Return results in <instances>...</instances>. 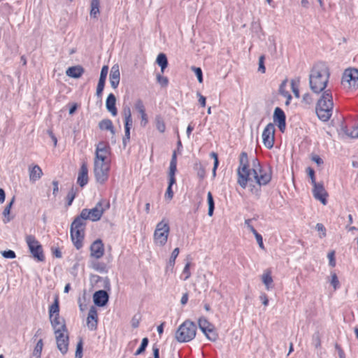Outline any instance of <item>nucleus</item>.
Listing matches in <instances>:
<instances>
[{
	"instance_id": "obj_1",
	"label": "nucleus",
	"mask_w": 358,
	"mask_h": 358,
	"mask_svg": "<svg viewBox=\"0 0 358 358\" xmlns=\"http://www.w3.org/2000/svg\"><path fill=\"white\" fill-rule=\"evenodd\" d=\"M329 76V68L323 63H317L314 65L309 75L310 90L315 94L322 92L317 100L315 111L318 118L324 122L330 119L334 107L331 90L329 89L325 90Z\"/></svg>"
},
{
	"instance_id": "obj_2",
	"label": "nucleus",
	"mask_w": 358,
	"mask_h": 358,
	"mask_svg": "<svg viewBox=\"0 0 358 358\" xmlns=\"http://www.w3.org/2000/svg\"><path fill=\"white\" fill-rule=\"evenodd\" d=\"M237 171L238 183L243 189L249 187L252 194L259 196L261 186L267 185L271 180L269 170L262 169L257 159L252 160V169H248V158L246 152H241Z\"/></svg>"
},
{
	"instance_id": "obj_3",
	"label": "nucleus",
	"mask_w": 358,
	"mask_h": 358,
	"mask_svg": "<svg viewBox=\"0 0 358 358\" xmlns=\"http://www.w3.org/2000/svg\"><path fill=\"white\" fill-rule=\"evenodd\" d=\"M110 148L104 142H99L96 148L94 161V174L96 181L99 184L105 183L108 178L110 162L108 155Z\"/></svg>"
},
{
	"instance_id": "obj_4",
	"label": "nucleus",
	"mask_w": 358,
	"mask_h": 358,
	"mask_svg": "<svg viewBox=\"0 0 358 358\" xmlns=\"http://www.w3.org/2000/svg\"><path fill=\"white\" fill-rule=\"evenodd\" d=\"M49 318L54 330V334L67 331L65 320L59 316V299H55L54 303L49 308Z\"/></svg>"
},
{
	"instance_id": "obj_5",
	"label": "nucleus",
	"mask_w": 358,
	"mask_h": 358,
	"mask_svg": "<svg viewBox=\"0 0 358 358\" xmlns=\"http://www.w3.org/2000/svg\"><path fill=\"white\" fill-rule=\"evenodd\" d=\"M196 329V326L193 322L185 320L176 331L175 338L180 343L189 342L195 338Z\"/></svg>"
},
{
	"instance_id": "obj_6",
	"label": "nucleus",
	"mask_w": 358,
	"mask_h": 358,
	"mask_svg": "<svg viewBox=\"0 0 358 358\" xmlns=\"http://www.w3.org/2000/svg\"><path fill=\"white\" fill-rule=\"evenodd\" d=\"M110 208V202L107 200H100L96 206L89 210L84 208L82 210V217L87 218L93 222L98 221L101 219L103 213Z\"/></svg>"
},
{
	"instance_id": "obj_7",
	"label": "nucleus",
	"mask_w": 358,
	"mask_h": 358,
	"mask_svg": "<svg viewBox=\"0 0 358 358\" xmlns=\"http://www.w3.org/2000/svg\"><path fill=\"white\" fill-rule=\"evenodd\" d=\"M169 232L170 227L169 222L163 219L156 225L153 234L154 244L158 247L164 246L167 243Z\"/></svg>"
},
{
	"instance_id": "obj_8",
	"label": "nucleus",
	"mask_w": 358,
	"mask_h": 358,
	"mask_svg": "<svg viewBox=\"0 0 358 358\" xmlns=\"http://www.w3.org/2000/svg\"><path fill=\"white\" fill-rule=\"evenodd\" d=\"M342 85L345 88L356 90L358 88V69L349 68L345 70L342 80Z\"/></svg>"
},
{
	"instance_id": "obj_9",
	"label": "nucleus",
	"mask_w": 358,
	"mask_h": 358,
	"mask_svg": "<svg viewBox=\"0 0 358 358\" xmlns=\"http://www.w3.org/2000/svg\"><path fill=\"white\" fill-rule=\"evenodd\" d=\"M25 241L32 257L38 262H43L45 256L43 255L42 245L36 238L31 235H27Z\"/></svg>"
},
{
	"instance_id": "obj_10",
	"label": "nucleus",
	"mask_w": 358,
	"mask_h": 358,
	"mask_svg": "<svg viewBox=\"0 0 358 358\" xmlns=\"http://www.w3.org/2000/svg\"><path fill=\"white\" fill-rule=\"evenodd\" d=\"M198 324L200 330L203 333L207 339L213 342L217 341L218 334L213 324L205 317H201L198 320Z\"/></svg>"
},
{
	"instance_id": "obj_11",
	"label": "nucleus",
	"mask_w": 358,
	"mask_h": 358,
	"mask_svg": "<svg viewBox=\"0 0 358 358\" xmlns=\"http://www.w3.org/2000/svg\"><path fill=\"white\" fill-rule=\"evenodd\" d=\"M274 134L275 127L273 124H268L262 132V141L266 148L271 149L273 147Z\"/></svg>"
},
{
	"instance_id": "obj_12",
	"label": "nucleus",
	"mask_w": 358,
	"mask_h": 358,
	"mask_svg": "<svg viewBox=\"0 0 358 358\" xmlns=\"http://www.w3.org/2000/svg\"><path fill=\"white\" fill-rule=\"evenodd\" d=\"M57 347L62 355H65L69 349V334L68 331L55 334Z\"/></svg>"
},
{
	"instance_id": "obj_13",
	"label": "nucleus",
	"mask_w": 358,
	"mask_h": 358,
	"mask_svg": "<svg viewBox=\"0 0 358 358\" xmlns=\"http://www.w3.org/2000/svg\"><path fill=\"white\" fill-rule=\"evenodd\" d=\"M273 119L280 131L284 132L286 128V116L284 111L280 108L276 107L275 108Z\"/></svg>"
},
{
	"instance_id": "obj_14",
	"label": "nucleus",
	"mask_w": 358,
	"mask_h": 358,
	"mask_svg": "<svg viewBox=\"0 0 358 358\" xmlns=\"http://www.w3.org/2000/svg\"><path fill=\"white\" fill-rule=\"evenodd\" d=\"M104 255L103 243L100 239H97L92 243L90 246V256L92 258L99 259Z\"/></svg>"
},
{
	"instance_id": "obj_15",
	"label": "nucleus",
	"mask_w": 358,
	"mask_h": 358,
	"mask_svg": "<svg viewBox=\"0 0 358 358\" xmlns=\"http://www.w3.org/2000/svg\"><path fill=\"white\" fill-rule=\"evenodd\" d=\"M313 185V194L315 199L320 201L323 205H326L327 193L322 183H316Z\"/></svg>"
},
{
	"instance_id": "obj_16",
	"label": "nucleus",
	"mask_w": 358,
	"mask_h": 358,
	"mask_svg": "<svg viewBox=\"0 0 358 358\" xmlns=\"http://www.w3.org/2000/svg\"><path fill=\"white\" fill-rule=\"evenodd\" d=\"M98 323V315L95 307L92 306L90 308L88 316L87 317V326L91 331L96 329Z\"/></svg>"
},
{
	"instance_id": "obj_17",
	"label": "nucleus",
	"mask_w": 358,
	"mask_h": 358,
	"mask_svg": "<svg viewBox=\"0 0 358 358\" xmlns=\"http://www.w3.org/2000/svg\"><path fill=\"white\" fill-rule=\"evenodd\" d=\"M71 240L77 249L83 246V240L84 238V229H71Z\"/></svg>"
},
{
	"instance_id": "obj_18",
	"label": "nucleus",
	"mask_w": 358,
	"mask_h": 358,
	"mask_svg": "<svg viewBox=\"0 0 358 358\" xmlns=\"http://www.w3.org/2000/svg\"><path fill=\"white\" fill-rule=\"evenodd\" d=\"M109 80L111 87L113 89H116L120 80V73L118 64H114L111 67L109 75Z\"/></svg>"
},
{
	"instance_id": "obj_19",
	"label": "nucleus",
	"mask_w": 358,
	"mask_h": 358,
	"mask_svg": "<svg viewBox=\"0 0 358 358\" xmlns=\"http://www.w3.org/2000/svg\"><path fill=\"white\" fill-rule=\"evenodd\" d=\"M108 294L105 290L96 292L93 295L94 303L98 306H104L108 301Z\"/></svg>"
},
{
	"instance_id": "obj_20",
	"label": "nucleus",
	"mask_w": 358,
	"mask_h": 358,
	"mask_svg": "<svg viewBox=\"0 0 358 358\" xmlns=\"http://www.w3.org/2000/svg\"><path fill=\"white\" fill-rule=\"evenodd\" d=\"M108 66H103L101 69L99 80L96 87V95L101 96L104 89L106 79L108 75Z\"/></svg>"
},
{
	"instance_id": "obj_21",
	"label": "nucleus",
	"mask_w": 358,
	"mask_h": 358,
	"mask_svg": "<svg viewBox=\"0 0 358 358\" xmlns=\"http://www.w3.org/2000/svg\"><path fill=\"white\" fill-rule=\"evenodd\" d=\"M77 181L80 187H84L88 182V169L85 163L80 166Z\"/></svg>"
},
{
	"instance_id": "obj_22",
	"label": "nucleus",
	"mask_w": 358,
	"mask_h": 358,
	"mask_svg": "<svg viewBox=\"0 0 358 358\" xmlns=\"http://www.w3.org/2000/svg\"><path fill=\"white\" fill-rule=\"evenodd\" d=\"M29 180L31 182L38 180L43 176V171L39 166L34 165L29 167Z\"/></svg>"
},
{
	"instance_id": "obj_23",
	"label": "nucleus",
	"mask_w": 358,
	"mask_h": 358,
	"mask_svg": "<svg viewBox=\"0 0 358 358\" xmlns=\"http://www.w3.org/2000/svg\"><path fill=\"white\" fill-rule=\"evenodd\" d=\"M116 98L113 94H110L106 101V107L113 116H116L117 110L115 107Z\"/></svg>"
},
{
	"instance_id": "obj_24",
	"label": "nucleus",
	"mask_w": 358,
	"mask_h": 358,
	"mask_svg": "<svg viewBox=\"0 0 358 358\" xmlns=\"http://www.w3.org/2000/svg\"><path fill=\"white\" fill-rule=\"evenodd\" d=\"M83 72L84 69L83 67H81L80 66H75L69 67L66 70V74L69 77L78 78L82 76Z\"/></svg>"
},
{
	"instance_id": "obj_25",
	"label": "nucleus",
	"mask_w": 358,
	"mask_h": 358,
	"mask_svg": "<svg viewBox=\"0 0 358 358\" xmlns=\"http://www.w3.org/2000/svg\"><path fill=\"white\" fill-rule=\"evenodd\" d=\"M262 280L267 290H269L272 287L271 285L273 283V278L271 277V271L270 270H266L264 272L262 275Z\"/></svg>"
},
{
	"instance_id": "obj_26",
	"label": "nucleus",
	"mask_w": 358,
	"mask_h": 358,
	"mask_svg": "<svg viewBox=\"0 0 358 358\" xmlns=\"http://www.w3.org/2000/svg\"><path fill=\"white\" fill-rule=\"evenodd\" d=\"M87 220V218L82 217V212L80 215L75 218L74 221L72 222L71 229H84L85 222V220Z\"/></svg>"
},
{
	"instance_id": "obj_27",
	"label": "nucleus",
	"mask_w": 358,
	"mask_h": 358,
	"mask_svg": "<svg viewBox=\"0 0 358 358\" xmlns=\"http://www.w3.org/2000/svg\"><path fill=\"white\" fill-rule=\"evenodd\" d=\"M14 202H15V196H13L12 198L11 201L6 205V206L5 207V208L3 210V215L4 218L3 219V222L4 223L9 222L12 219V217L10 216V209H11L12 206L14 203Z\"/></svg>"
},
{
	"instance_id": "obj_28",
	"label": "nucleus",
	"mask_w": 358,
	"mask_h": 358,
	"mask_svg": "<svg viewBox=\"0 0 358 358\" xmlns=\"http://www.w3.org/2000/svg\"><path fill=\"white\" fill-rule=\"evenodd\" d=\"M99 128L102 130H109L113 136L115 135V130L111 120L105 119L99 124Z\"/></svg>"
},
{
	"instance_id": "obj_29",
	"label": "nucleus",
	"mask_w": 358,
	"mask_h": 358,
	"mask_svg": "<svg viewBox=\"0 0 358 358\" xmlns=\"http://www.w3.org/2000/svg\"><path fill=\"white\" fill-rule=\"evenodd\" d=\"M43 348V342L42 339H40L34 347L31 358H41Z\"/></svg>"
},
{
	"instance_id": "obj_30",
	"label": "nucleus",
	"mask_w": 358,
	"mask_h": 358,
	"mask_svg": "<svg viewBox=\"0 0 358 358\" xmlns=\"http://www.w3.org/2000/svg\"><path fill=\"white\" fill-rule=\"evenodd\" d=\"M157 63L161 67L162 73H164V69L167 67L168 60L166 56L164 53H160L157 57Z\"/></svg>"
},
{
	"instance_id": "obj_31",
	"label": "nucleus",
	"mask_w": 358,
	"mask_h": 358,
	"mask_svg": "<svg viewBox=\"0 0 358 358\" xmlns=\"http://www.w3.org/2000/svg\"><path fill=\"white\" fill-rule=\"evenodd\" d=\"M178 254H179V248H176L173 250V252L171 253L169 261L166 266V270L170 269L171 271H172L173 269L176 259L177 257L178 256Z\"/></svg>"
},
{
	"instance_id": "obj_32",
	"label": "nucleus",
	"mask_w": 358,
	"mask_h": 358,
	"mask_svg": "<svg viewBox=\"0 0 358 358\" xmlns=\"http://www.w3.org/2000/svg\"><path fill=\"white\" fill-rule=\"evenodd\" d=\"M100 0H92L90 15L94 18H96L99 14Z\"/></svg>"
},
{
	"instance_id": "obj_33",
	"label": "nucleus",
	"mask_w": 358,
	"mask_h": 358,
	"mask_svg": "<svg viewBox=\"0 0 358 358\" xmlns=\"http://www.w3.org/2000/svg\"><path fill=\"white\" fill-rule=\"evenodd\" d=\"M122 115L124 119V124H132L131 112L129 106H124L122 110Z\"/></svg>"
},
{
	"instance_id": "obj_34",
	"label": "nucleus",
	"mask_w": 358,
	"mask_h": 358,
	"mask_svg": "<svg viewBox=\"0 0 358 358\" xmlns=\"http://www.w3.org/2000/svg\"><path fill=\"white\" fill-rule=\"evenodd\" d=\"M207 201L208 204V215L211 217L213 215L215 204H214V200L213 197V194L210 192H208L207 195Z\"/></svg>"
},
{
	"instance_id": "obj_35",
	"label": "nucleus",
	"mask_w": 358,
	"mask_h": 358,
	"mask_svg": "<svg viewBox=\"0 0 358 358\" xmlns=\"http://www.w3.org/2000/svg\"><path fill=\"white\" fill-rule=\"evenodd\" d=\"M176 165L177 164H174V163H170L169 173L170 185H173L176 182L175 173L176 171Z\"/></svg>"
},
{
	"instance_id": "obj_36",
	"label": "nucleus",
	"mask_w": 358,
	"mask_h": 358,
	"mask_svg": "<svg viewBox=\"0 0 358 358\" xmlns=\"http://www.w3.org/2000/svg\"><path fill=\"white\" fill-rule=\"evenodd\" d=\"M190 262H187L182 271L181 278L183 280H187L190 276H191V272H190Z\"/></svg>"
},
{
	"instance_id": "obj_37",
	"label": "nucleus",
	"mask_w": 358,
	"mask_h": 358,
	"mask_svg": "<svg viewBox=\"0 0 358 358\" xmlns=\"http://www.w3.org/2000/svg\"><path fill=\"white\" fill-rule=\"evenodd\" d=\"M148 338H143L141 344V346L136 351L134 355L136 356H137V355H139L142 354L145 351L146 347L148 346Z\"/></svg>"
},
{
	"instance_id": "obj_38",
	"label": "nucleus",
	"mask_w": 358,
	"mask_h": 358,
	"mask_svg": "<svg viewBox=\"0 0 358 358\" xmlns=\"http://www.w3.org/2000/svg\"><path fill=\"white\" fill-rule=\"evenodd\" d=\"M155 123L157 130L161 133H163L166 129L163 120L160 117H157L155 119Z\"/></svg>"
},
{
	"instance_id": "obj_39",
	"label": "nucleus",
	"mask_w": 358,
	"mask_h": 358,
	"mask_svg": "<svg viewBox=\"0 0 358 358\" xmlns=\"http://www.w3.org/2000/svg\"><path fill=\"white\" fill-rule=\"evenodd\" d=\"M210 157L214 159V164H213V171H212V174H213V177L215 178L216 176V170H217L218 164H219V161H218L217 155L215 152H211Z\"/></svg>"
},
{
	"instance_id": "obj_40",
	"label": "nucleus",
	"mask_w": 358,
	"mask_h": 358,
	"mask_svg": "<svg viewBox=\"0 0 358 358\" xmlns=\"http://www.w3.org/2000/svg\"><path fill=\"white\" fill-rule=\"evenodd\" d=\"M331 285L333 286L334 290H336L339 287L340 285L336 273L334 272H331Z\"/></svg>"
},
{
	"instance_id": "obj_41",
	"label": "nucleus",
	"mask_w": 358,
	"mask_h": 358,
	"mask_svg": "<svg viewBox=\"0 0 358 358\" xmlns=\"http://www.w3.org/2000/svg\"><path fill=\"white\" fill-rule=\"evenodd\" d=\"M132 126V124H124V129H125V135L123 138V144L125 146L127 141L130 139V129Z\"/></svg>"
},
{
	"instance_id": "obj_42",
	"label": "nucleus",
	"mask_w": 358,
	"mask_h": 358,
	"mask_svg": "<svg viewBox=\"0 0 358 358\" xmlns=\"http://www.w3.org/2000/svg\"><path fill=\"white\" fill-rule=\"evenodd\" d=\"M312 344L315 348H319L321 345L320 336L318 332L315 333L312 337Z\"/></svg>"
},
{
	"instance_id": "obj_43",
	"label": "nucleus",
	"mask_w": 358,
	"mask_h": 358,
	"mask_svg": "<svg viewBox=\"0 0 358 358\" xmlns=\"http://www.w3.org/2000/svg\"><path fill=\"white\" fill-rule=\"evenodd\" d=\"M91 267L99 272H103L105 270V265L96 261L91 262Z\"/></svg>"
},
{
	"instance_id": "obj_44",
	"label": "nucleus",
	"mask_w": 358,
	"mask_h": 358,
	"mask_svg": "<svg viewBox=\"0 0 358 358\" xmlns=\"http://www.w3.org/2000/svg\"><path fill=\"white\" fill-rule=\"evenodd\" d=\"M83 357V341L80 340L76 346V350L75 354V358Z\"/></svg>"
},
{
	"instance_id": "obj_45",
	"label": "nucleus",
	"mask_w": 358,
	"mask_h": 358,
	"mask_svg": "<svg viewBox=\"0 0 358 358\" xmlns=\"http://www.w3.org/2000/svg\"><path fill=\"white\" fill-rule=\"evenodd\" d=\"M196 169L197 170V176L201 178H204L206 176V171L201 164H196Z\"/></svg>"
},
{
	"instance_id": "obj_46",
	"label": "nucleus",
	"mask_w": 358,
	"mask_h": 358,
	"mask_svg": "<svg viewBox=\"0 0 358 358\" xmlns=\"http://www.w3.org/2000/svg\"><path fill=\"white\" fill-rule=\"evenodd\" d=\"M192 70L195 73L199 83L203 82V75L201 68L192 66Z\"/></svg>"
},
{
	"instance_id": "obj_47",
	"label": "nucleus",
	"mask_w": 358,
	"mask_h": 358,
	"mask_svg": "<svg viewBox=\"0 0 358 358\" xmlns=\"http://www.w3.org/2000/svg\"><path fill=\"white\" fill-rule=\"evenodd\" d=\"M327 257L329 259V266L334 267L336 266L335 252L334 250L329 252L327 255Z\"/></svg>"
},
{
	"instance_id": "obj_48",
	"label": "nucleus",
	"mask_w": 358,
	"mask_h": 358,
	"mask_svg": "<svg viewBox=\"0 0 358 358\" xmlns=\"http://www.w3.org/2000/svg\"><path fill=\"white\" fill-rule=\"evenodd\" d=\"M286 85H287V80H284L281 83L280 88H279L280 94L281 95H282L283 96H288V94H289V93L286 90Z\"/></svg>"
},
{
	"instance_id": "obj_49",
	"label": "nucleus",
	"mask_w": 358,
	"mask_h": 358,
	"mask_svg": "<svg viewBox=\"0 0 358 358\" xmlns=\"http://www.w3.org/2000/svg\"><path fill=\"white\" fill-rule=\"evenodd\" d=\"M264 59H265V57L264 55L260 56L259 58L258 70H259V71H260L262 73H265V71H266V68L264 66Z\"/></svg>"
},
{
	"instance_id": "obj_50",
	"label": "nucleus",
	"mask_w": 358,
	"mask_h": 358,
	"mask_svg": "<svg viewBox=\"0 0 358 358\" xmlns=\"http://www.w3.org/2000/svg\"><path fill=\"white\" fill-rule=\"evenodd\" d=\"M157 82L162 86L166 87L168 85L169 80L166 77H164L159 74L157 75Z\"/></svg>"
},
{
	"instance_id": "obj_51",
	"label": "nucleus",
	"mask_w": 358,
	"mask_h": 358,
	"mask_svg": "<svg viewBox=\"0 0 358 358\" xmlns=\"http://www.w3.org/2000/svg\"><path fill=\"white\" fill-rule=\"evenodd\" d=\"M1 255L7 259H14L16 257L15 252L10 250L1 252Z\"/></svg>"
},
{
	"instance_id": "obj_52",
	"label": "nucleus",
	"mask_w": 358,
	"mask_h": 358,
	"mask_svg": "<svg viewBox=\"0 0 358 358\" xmlns=\"http://www.w3.org/2000/svg\"><path fill=\"white\" fill-rule=\"evenodd\" d=\"M251 222H252V220L247 219L245 220V225L254 235H255V234H258V232L255 230V229L251 224Z\"/></svg>"
},
{
	"instance_id": "obj_53",
	"label": "nucleus",
	"mask_w": 358,
	"mask_h": 358,
	"mask_svg": "<svg viewBox=\"0 0 358 358\" xmlns=\"http://www.w3.org/2000/svg\"><path fill=\"white\" fill-rule=\"evenodd\" d=\"M302 101L307 105H310L313 103V99L310 94L306 93L303 95Z\"/></svg>"
},
{
	"instance_id": "obj_54",
	"label": "nucleus",
	"mask_w": 358,
	"mask_h": 358,
	"mask_svg": "<svg viewBox=\"0 0 358 358\" xmlns=\"http://www.w3.org/2000/svg\"><path fill=\"white\" fill-rule=\"evenodd\" d=\"M307 173H308V176L310 178L311 184L312 185L316 184L317 182L315 181V171H314V170L313 169L308 167L307 169Z\"/></svg>"
},
{
	"instance_id": "obj_55",
	"label": "nucleus",
	"mask_w": 358,
	"mask_h": 358,
	"mask_svg": "<svg viewBox=\"0 0 358 358\" xmlns=\"http://www.w3.org/2000/svg\"><path fill=\"white\" fill-rule=\"evenodd\" d=\"M315 228L319 232L322 233V234L320 236V238L324 237L326 236V229L322 224L317 223Z\"/></svg>"
},
{
	"instance_id": "obj_56",
	"label": "nucleus",
	"mask_w": 358,
	"mask_h": 358,
	"mask_svg": "<svg viewBox=\"0 0 358 358\" xmlns=\"http://www.w3.org/2000/svg\"><path fill=\"white\" fill-rule=\"evenodd\" d=\"M172 185H170V181H169V186H168L166 192L165 193V197L169 200H171L173 196V192L171 189Z\"/></svg>"
},
{
	"instance_id": "obj_57",
	"label": "nucleus",
	"mask_w": 358,
	"mask_h": 358,
	"mask_svg": "<svg viewBox=\"0 0 358 358\" xmlns=\"http://www.w3.org/2000/svg\"><path fill=\"white\" fill-rule=\"evenodd\" d=\"M291 87H292L293 93L294 94L295 96L299 98V91L298 89V86L294 80H292L291 81Z\"/></svg>"
},
{
	"instance_id": "obj_58",
	"label": "nucleus",
	"mask_w": 358,
	"mask_h": 358,
	"mask_svg": "<svg viewBox=\"0 0 358 358\" xmlns=\"http://www.w3.org/2000/svg\"><path fill=\"white\" fill-rule=\"evenodd\" d=\"M140 316L137 315H135L132 319H131V326L132 327L134 328H137L139 325V322H140Z\"/></svg>"
},
{
	"instance_id": "obj_59",
	"label": "nucleus",
	"mask_w": 358,
	"mask_h": 358,
	"mask_svg": "<svg viewBox=\"0 0 358 358\" xmlns=\"http://www.w3.org/2000/svg\"><path fill=\"white\" fill-rule=\"evenodd\" d=\"M346 134L351 138H358V125L353 127L352 130L350 133L346 132Z\"/></svg>"
},
{
	"instance_id": "obj_60",
	"label": "nucleus",
	"mask_w": 358,
	"mask_h": 358,
	"mask_svg": "<svg viewBox=\"0 0 358 358\" xmlns=\"http://www.w3.org/2000/svg\"><path fill=\"white\" fill-rule=\"evenodd\" d=\"M255 236L256 241H257L259 248L261 249L264 250V245L263 243V238H262V235L258 233V234H255Z\"/></svg>"
},
{
	"instance_id": "obj_61",
	"label": "nucleus",
	"mask_w": 358,
	"mask_h": 358,
	"mask_svg": "<svg viewBox=\"0 0 358 358\" xmlns=\"http://www.w3.org/2000/svg\"><path fill=\"white\" fill-rule=\"evenodd\" d=\"M134 108L137 111H140L141 109H143L144 107L143 103L141 99H138L136 101Z\"/></svg>"
},
{
	"instance_id": "obj_62",
	"label": "nucleus",
	"mask_w": 358,
	"mask_h": 358,
	"mask_svg": "<svg viewBox=\"0 0 358 358\" xmlns=\"http://www.w3.org/2000/svg\"><path fill=\"white\" fill-rule=\"evenodd\" d=\"M52 185H53V190H52V194L54 196H56L58 193V191H59V182L56 180H54L52 182Z\"/></svg>"
},
{
	"instance_id": "obj_63",
	"label": "nucleus",
	"mask_w": 358,
	"mask_h": 358,
	"mask_svg": "<svg viewBox=\"0 0 358 358\" xmlns=\"http://www.w3.org/2000/svg\"><path fill=\"white\" fill-rule=\"evenodd\" d=\"M259 299L265 306L268 304V299L266 294H262Z\"/></svg>"
},
{
	"instance_id": "obj_64",
	"label": "nucleus",
	"mask_w": 358,
	"mask_h": 358,
	"mask_svg": "<svg viewBox=\"0 0 358 358\" xmlns=\"http://www.w3.org/2000/svg\"><path fill=\"white\" fill-rule=\"evenodd\" d=\"M312 160L315 162L318 166L323 164V160L317 155H314L312 157Z\"/></svg>"
}]
</instances>
